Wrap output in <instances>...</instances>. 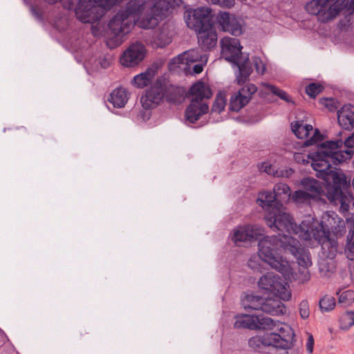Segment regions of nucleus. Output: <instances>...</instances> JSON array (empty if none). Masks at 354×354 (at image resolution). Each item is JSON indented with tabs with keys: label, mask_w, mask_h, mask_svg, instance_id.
<instances>
[{
	"label": "nucleus",
	"mask_w": 354,
	"mask_h": 354,
	"mask_svg": "<svg viewBox=\"0 0 354 354\" xmlns=\"http://www.w3.org/2000/svg\"><path fill=\"white\" fill-rule=\"evenodd\" d=\"M314 347V338L313 335L309 334L307 343H306V351L308 353H312Z\"/></svg>",
	"instance_id": "13d9d810"
},
{
	"label": "nucleus",
	"mask_w": 354,
	"mask_h": 354,
	"mask_svg": "<svg viewBox=\"0 0 354 354\" xmlns=\"http://www.w3.org/2000/svg\"><path fill=\"white\" fill-rule=\"evenodd\" d=\"M342 328L348 329L354 326V311L348 310L341 317Z\"/></svg>",
	"instance_id": "c03bdc74"
},
{
	"label": "nucleus",
	"mask_w": 354,
	"mask_h": 354,
	"mask_svg": "<svg viewBox=\"0 0 354 354\" xmlns=\"http://www.w3.org/2000/svg\"><path fill=\"white\" fill-rule=\"evenodd\" d=\"M306 245H280L282 250H288L296 259L299 265L298 279L301 283L307 282L310 279L308 268L312 266L310 254Z\"/></svg>",
	"instance_id": "0eeeda50"
},
{
	"label": "nucleus",
	"mask_w": 354,
	"mask_h": 354,
	"mask_svg": "<svg viewBox=\"0 0 354 354\" xmlns=\"http://www.w3.org/2000/svg\"><path fill=\"white\" fill-rule=\"evenodd\" d=\"M124 1V0H94V2L99 3L101 7L110 8Z\"/></svg>",
	"instance_id": "864d4df0"
},
{
	"label": "nucleus",
	"mask_w": 354,
	"mask_h": 354,
	"mask_svg": "<svg viewBox=\"0 0 354 354\" xmlns=\"http://www.w3.org/2000/svg\"><path fill=\"white\" fill-rule=\"evenodd\" d=\"M252 62L258 73L263 74L266 71V66L260 57H254L252 58Z\"/></svg>",
	"instance_id": "3c124183"
},
{
	"label": "nucleus",
	"mask_w": 354,
	"mask_h": 354,
	"mask_svg": "<svg viewBox=\"0 0 354 354\" xmlns=\"http://www.w3.org/2000/svg\"><path fill=\"white\" fill-rule=\"evenodd\" d=\"M264 346H273L281 349H290V342L288 339H282L277 333H268L263 335Z\"/></svg>",
	"instance_id": "4be33fe9"
},
{
	"label": "nucleus",
	"mask_w": 354,
	"mask_h": 354,
	"mask_svg": "<svg viewBox=\"0 0 354 354\" xmlns=\"http://www.w3.org/2000/svg\"><path fill=\"white\" fill-rule=\"evenodd\" d=\"M344 246V254L346 257L351 260H354V245H341Z\"/></svg>",
	"instance_id": "6e6d98bb"
},
{
	"label": "nucleus",
	"mask_w": 354,
	"mask_h": 354,
	"mask_svg": "<svg viewBox=\"0 0 354 354\" xmlns=\"http://www.w3.org/2000/svg\"><path fill=\"white\" fill-rule=\"evenodd\" d=\"M171 41V38L169 36L167 31L165 29L160 30L153 38V43L157 48H164Z\"/></svg>",
	"instance_id": "4c0bfd02"
},
{
	"label": "nucleus",
	"mask_w": 354,
	"mask_h": 354,
	"mask_svg": "<svg viewBox=\"0 0 354 354\" xmlns=\"http://www.w3.org/2000/svg\"><path fill=\"white\" fill-rule=\"evenodd\" d=\"M146 52L145 45L140 41H136L123 53L120 57V63L127 67L136 66L144 59Z\"/></svg>",
	"instance_id": "dca6fc26"
},
{
	"label": "nucleus",
	"mask_w": 354,
	"mask_h": 354,
	"mask_svg": "<svg viewBox=\"0 0 354 354\" xmlns=\"http://www.w3.org/2000/svg\"><path fill=\"white\" fill-rule=\"evenodd\" d=\"M257 201L263 208L276 209L281 207L280 203L277 202L274 193L268 191L262 192L259 194Z\"/></svg>",
	"instance_id": "b1692460"
},
{
	"label": "nucleus",
	"mask_w": 354,
	"mask_h": 354,
	"mask_svg": "<svg viewBox=\"0 0 354 354\" xmlns=\"http://www.w3.org/2000/svg\"><path fill=\"white\" fill-rule=\"evenodd\" d=\"M281 299L273 297L263 298L260 296L246 295L243 299L245 309L261 310L271 315H283L286 313V307L281 302Z\"/></svg>",
	"instance_id": "39448f33"
},
{
	"label": "nucleus",
	"mask_w": 354,
	"mask_h": 354,
	"mask_svg": "<svg viewBox=\"0 0 354 354\" xmlns=\"http://www.w3.org/2000/svg\"><path fill=\"white\" fill-rule=\"evenodd\" d=\"M328 8L324 12V20L329 21L334 19L346 7L348 1L346 0H330Z\"/></svg>",
	"instance_id": "5701e85b"
},
{
	"label": "nucleus",
	"mask_w": 354,
	"mask_h": 354,
	"mask_svg": "<svg viewBox=\"0 0 354 354\" xmlns=\"http://www.w3.org/2000/svg\"><path fill=\"white\" fill-rule=\"evenodd\" d=\"M102 8L99 3L95 5L91 0H80L75 8L77 18L82 23H94L103 15Z\"/></svg>",
	"instance_id": "9d476101"
},
{
	"label": "nucleus",
	"mask_w": 354,
	"mask_h": 354,
	"mask_svg": "<svg viewBox=\"0 0 354 354\" xmlns=\"http://www.w3.org/2000/svg\"><path fill=\"white\" fill-rule=\"evenodd\" d=\"M259 320V315H242L236 317L234 324L235 328H248L257 330V322Z\"/></svg>",
	"instance_id": "393cba45"
},
{
	"label": "nucleus",
	"mask_w": 354,
	"mask_h": 354,
	"mask_svg": "<svg viewBox=\"0 0 354 354\" xmlns=\"http://www.w3.org/2000/svg\"><path fill=\"white\" fill-rule=\"evenodd\" d=\"M160 17L150 8L140 18V25L145 29H152L157 26Z\"/></svg>",
	"instance_id": "c756f323"
},
{
	"label": "nucleus",
	"mask_w": 354,
	"mask_h": 354,
	"mask_svg": "<svg viewBox=\"0 0 354 354\" xmlns=\"http://www.w3.org/2000/svg\"><path fill=\"white\" fill-rule=\"evenodd\" d=\"M277 245H258L259 257L266 263H268L272 268L278 272L286 274L288 272L289 264L288 261L283 259L281 250L275 246Z\"/></svg>",
	"instance_id": "6e6552de"
},
{
	"label": "nucleus",
	"mask_w": 354,
	"mask_h": 354,
	"mask_svg": "<svg viewBox=\"0 0 354 354\" xmlns=\"http://www.w3.org/2000/svg\"><path fill=\"white\" fill-rule=\"evenodd\" d=\"M294 173V170L291 168L289 169H278L274 171L273 176L279 178H288Z\"/></svg>",
	"instance_id": "09e8293b"
},
{
	"label": "nucleus",
	"mask_w": 354,
	"mask_h": 354,
	"mask_svg": "<svg viewBox=\"0 0 354 354\" xmlns=\"http://www.w3.org/2000/svg\"><path fill=\"white\" fill-rule=\"evenodd\" d=\"M344 143L347 149L340 150L343 145L342 140L325 141L319 145L317 151L310 153L307 158L311 160V166L319 172V177L333 180V184L328 186L327 196L331 201H340L342 209L346 210L353 200L352 194L346 191L350 186V180H347L344 173L333 171L332 165H337L351 159L354 154V133Z\"/></svg>",
	"instance_id": "f257e3e1"
},
{
	"label": "nucleus",
	"mask_w": 354,
	"mask_h": 354,
	"mask_svg": "<svg viewBox=\"0 0 354 354\" xmlns=\"http://www.w3.org/2000/svg\"><path fill=\"white\" fill-rule=\"evenodd\" d=\"M339 295L338 302L343 306H348L354 301V291L352 290H346L342 292H337Z\"/></svg>",
	"instance_id": "58836bf2"
},
{
	"label": "nucleus",
	"mask_w": 354,
	"mask_h": 354,
	"mask_svg": "<svg viewBox=\"0 0 354 354\" xmlns=\"http://www.w3.org/2000/svg\"><path fill=\"white\" fill-rule=\"evenodd\" d=\"M258 285L260 288L283 301H289L291 299L290 291L286 288L281 278L274 273L268 272L262 276L258 281Z\"/></svg>",
	"instance_id": "1a4fd4ad"
},
{
	"label": "nucleus",
	"mask_w": 354,
	"mask_h": 354,
	"mask_svg": "<svg viewBox=\"0 0 354 354\" xmlns=\"http://www.w3.org/2000/svg\"><path fill=\"white\" fill-rule=\"evenodd\" d=\"M235 64L239 67V74L236 76L237 83L239 85L243 84L252 72L249 59L247 57L243 62H241V59H239V63Z\"/></svg>",
	"instance_id": "c85d7f7f"
},
{
	"label": "nucleus",
	"mask_w": 354,
	"mask_h": 354,
	"mask_svg": "<svg viewBox=\"0 0 354 354\" xmlns=\"http://www.w3.org/2000/svg\"><path fill=\"white\" fill-rule=\"evenodd\" d=\"M134 26V19L122 10L117 12L110 20L109 28L111 32L118 37H122L129 33Z\"/></svg>",
	"instance_id": "f3484780"
},
{
	"label": "nucleus",
	"mask_w": 354,
	"mask_h": 354,
	"mask_svg": "<svg viewBox=\"0 0 354 354\" xmlns=\"http://www.w3.org/2000/svg\"><path fill=\"white\" fill-rule=\"evenodd\" d=\"M346 243H354V225L351 228L347 235Z\"/></svg>",
	"instance_id": "bf43d9fd"
},
{
	"label": "nucleus",
	"mask_w": 354,
	"mask_h": 354,
	"mask_svg": "<svg viewBox=\"0 0 354 354\" xmlns=\"http://www.w3.org/2000/svg\"><path fill=\"white\" fill-rule=\"evenodd\" d=\"M323 90L324 86L319 83H311L306 87V93L311 98H315Z\"/></svg>",
	"instance_id": "a18cd8bd"
},
{
	"label": "nucleus",
	"mask_w": 354,
	"mask_h": 354,
	"mask_svg": "<svg viewBox=\"0 0 354 354\" xmlns=\"http://www.w3.org/2000/svg\"><path fill=\"white\" fill-rule=\"evenodd\" d=\"M338 224L337 226H335L333 227V226H330V228L333 230V232H330V227L328 225H331V223L330 221V219H328V224L324 223L323 221L319 222V223H322L323 225L326 228L327 231L330 233V235H331V237L333 238V240L326 241L324 243H335L336 240L337 239L339 236H342V234L345 232V226L343 221H340L339 218H337Z\"/></svg>",
	"instance_id": "473e14b6"
},
{
	"label": "nucleus",
	"mask_w": 354,
	"mask_h": 354,
	"mask_svg": "<svg viewBox=\"0 0 354 354\" xmlns=\"http://www.w3.org/2000/svg\"><path fill=\"white\" fill-rule=\"evenodd\" d=\"M248 345L254 349L260 348L261 346H264L263 335L262 337L255 336L250 338Z\"/></svg>",
	"instance_id": "de8ad7c7"
},
{
	"label": "nucleus",
	"mask_w": 354,
	"mask_h": 354,
	"mask_svg": "<svg viewBox=\"0 0 354 354\" xmlns=\"http://www.w3.org/2000/svg\"><path fill=\"white\" fill-rule=\"evenodd\" d=\"M171 8V0H155L153 6L151 7L152 11L160 18L165 17Z\"/></svg>",
	"instance_id": "c9c22d12"
},
{
	"label": "nucleus",
	"mask_w": 354,
	"mask_h": 354,
	"mask_svg": "<svg viewBox=\"0 0 354 354\" xmlns=\"http://www.w3.org/2000/svg\"><path fill=\"white\" fill-rule=\"evenodd\" d=\"M291 129L295 135L299 139L306 138L313 133L309 139L304 141V145L305 147L315 145L322 140V136L317 129L314 130L311 124H304L302 120L292 122Z\"/></svg>",
	"instance_id": "2eb2a0df"
},
{
	"label": "nucleus",
	"mask_w": 354,
	"mask_h": 354,
	"mask_svg": "<svg viewBox=\"0 0 354 354\" xmlns=\"http://www.w3.org/2000/svg\"><path fill=\"white\" fill-rule=\"evenodd\" d=\"M203 66L201 64H195L193 67V71L195 74H199L203 71Z\"/></svg>",
	"instance_id": "680f3d73"
},
{
	"label": "nucleus",
	"mask_w": 354,
	"mask_h": 354,
	"mask_svg": "<svg viewBox=\"0 0 354 354\" xmlns=\"http://www.w3.org/2000/svg\"><path fill=\"white\" fill-rule=\"evenodd\" d=\"M292 198L297 203L310 202L313 200L312 196L304 189L303 190L295 191L292 195Z\"/></svg>",
	"instance_id": "49530a36"
},
{
	"label": "nucleus",
	"mask_w": 354,
	"mask_h": 354,
	"mask_svg": "<svg viewBox=\"0 0 354 354\" xmlns=\"http://www.w3.org/2000/svg\"><path fill=\"white\" fill-rule=\"evenodd\" d=\"M273 193L277 198V202L282 203L288 201L290 196V189L288 185L282 183H277L273 189Z\"/></svg>",
	"instance_id": "2f4dec72"
},
{
	"label": "nucleus",
	"mask_w": 354,
	"mask_h": 354,
	"mask_svg": "<svg viewBox=\"0 0 354 354\" xmlns=\"http://www.w3.org/2000/svg\"><path fill=\"white\" fill-rule=\"evenodd\" d=\"M221 47L222 55L227 61L233 64L239 63L242 46L238 39L225 37L221 40Z\"/></svg>",
	"instance_id": "6ab92c4d"
},
{
	"label": "nucleus",
	"mask_w": 354,
	"mask_h": 354,
	"mask_svg": "<svg viewBox=\"0 0 354 354\" xmlns=\"http://www.w3.org/2000/svg\"><path fill=\"white\" fill-rule=\"evenodd\" d=\"M202 59L203 55L197 49H191L185 51L176 58L179 63H185L186 64L202 60Z\"/></svg>",
	"instance_id": "f704fd0d"
},
{
	"label": "nucleus",
	"mask_w": 354,
	"mask_h": 354,
	"mask_svg": "<svg viewBox=\"0 0 354 354\" xmlns=\"http://www.w3.org/2000/svg\"><path fill=\"white\" fill-rule=\"evenodd\" d=\"M128 93L124 88H117L109 95V101L114 107L124 106L128 100Z\"/></svg>",
	"instance_id": "bb28decb"
},
{
	"label": "nucleus",
	"mask_w": 354,
	"mask_h": 354,
	"mask_svg": "<svg viewBox=\"0 0 354 354\" xmlns=\"http://www.w3.org/2000/svg\"><path fill=\"white\" fill-rule=\"evenodd\" d=\"M339 124L344 129L354 128V106L345 104L337 112Z\"/></svg>",
	"instance_id": "412c9836"
},
{
	"label": "nucleus",
	"mask_w": 354,
	"mask_h": 354,
	"mask_svg": "<svg viewBox=\"0 0 354 354\" xmlns=\"http://www.w3.org/2000/svg\"><path fill=\"white\" fill-rule=\"evenodd\" d=\"M336 302L333 297L329 295L324 296L319 301V306L322 313L329 312L335 306Z\"/></svg>",
	"instance_id": "ea45409f"
},
{
	"label": "nucleus",
	"mask_w": 354,
	"mask_h": 354,
	"mask_svg": "<svg viewBox=\"0 0 354 354\" xmlns=\"http://www.w3.org/2000/svg\"><path fill=\"white\" fill-rule=\"evenodd\" d=\"M260 171L265 172L269 175L273 176L274 167L268 162L261 163L259 167Z\"/></svg>",
	"instance_id": "5fc2aeb1"
},
{
	"label": "nucleus",
	"mask_w": 354,
	"mask_h": 354,
	"mask_svg": "<svg viewBox=\"0 0 354 354\" xmlns=\"http://www.w3.org/2000/svg\"><path fill=\"white\" fill-rule=\"evenodd\" d=\"M299 314L301 318L306 319L309 316V305L306 300H302L299 304Z\"/></svg>",
	"instance_id": "603ef678"
},
{
	"label": "nucleus",
	"mask_w": 354,
	"mask_h": 354,
	"mask_svg": "<svg viewBox=\"0 0 354 354\" xmlns=\"http://www.w3.org/2000/svg\"><path fill=\"white\" fill-rule=\"evenodd\" d=\"M266 87L274 95L278 96L280 99L290 103H294L289 95L283 90L279 89L277 86L272 84H266Z\"/></svg>",
	"instance_id": "37998d69"
},
{
	"label": "nucleus",
	"mask_w": 354,
	"mask_h": 354,
	"mask_svg": "<svg viewBox=\"0 0 354 354\" xmlns=\"http://www.w3.org/2000/svg\"><path fill=\"white\" fill-rule=\"evenodd\" d=\"M164 78H157L146 91L145 95L141 97L140 102L145 109H154L162 102L164 97Z\"/></svg>",
	"instance_id": "ddd939ff"
},
{
	"label": "nucleus",
	"mask_w": 354,
	"mask_h": 354,
	"mask_svg": "<svg viewBox=\"0 0 354 354\" xmlns=\"http://www.w3.org/2000/svg\"><path fill=\"white\" fill-rule=\"evenodd\" d=\"M226 105V98L223 93H219L217 94L214 102L212 107V112L220 113H221Z\"/></svg>",
	"instance_id": "79ce46f5"
},
{
	"label": "nucleus",
	"mask_w": 354,
	"mask_h": 354,
	"mask_svg": "<svg viewBox=\"0 0 354 354\" xmlns=\"http://www.w3.org/2000/svg\"><path fill=\"white\" fill-rule=\"evenodd\" d=\"M277 324V322L270 317L259 316L257 330H272Z\"/></svg>",
	"instance_id": "a19ab883"
},
{
	"label": "nucleus",
	"mask_w": 354,
	"mask_h": 354,
	"mask_svg": "<svg viewBox=\"0 0 354 354\" xmlns=\"http://www.w3.org/2000/svg\"><path fill=\"white\" fill-rule=\"evenodd\" d=\"M208 3L216 4L223 8H230L234 5L235 0H205Z\"/></svg>",
	"instance_id": "8fccbe9b"
},
{
	"label": "nucleus",
	"mask_w": 354,
	"mask_h": 354,
	"mask_svg": "<svg viewBox=\"0 0 354 354\" xmlns=\"http://www.w3.org/2000/svg\"><path fill=\"white\" fill-rule=\"evenodd\" d=\"M294 160L301 164H306L308 162V160L306 159V155L302 153H295L294 156Z\"/></svg>",
	"instance_id": "4d7b16f0"
},
{
	"label": "nucleus",
	"mask_w": 354,
	"mask_h": 354,
	"mask_svg": "<svg viewBox=\"0 0 354 354\" xmlns=\"http://www.w3.org/2000/svg\"><path fill=\"white\" fill-rule=\"evenodd\" d=\"M111 41L107 43V45L110 46Z\"/></svg>",
	"instance_id": "69168bd1"
},
{
	"label": "nucleus",
	"mask_w": 354,
	"mask_h": 354,
	"mask_svg": "<svg viewBox=\"0 0 354 354\" xmlns=\"http://www.w3.org/2000/svg\"><path fill=\"white\" fill-rule=\"evenodd\" d=\"M164 78H157L146 91L145 95L141 97L140 102L145 109H154L162 102L164 97Z\"/></svg>",
	"instance_id": "f8f14e48"
},
{
	"label": "nucleus",
	"mask_w": 354,
	"mask_h": 354,
	"mask_svg": "<svg viewBox=\"0 0 354 354\" xmlns=\"http://www.w3.org/2000/svg\"><path fill=\"white\" fill-rule=\"evenodd\" d=\"M257 90L253 84H248L242 87L237 93L232 95L230 100V109L239 111L250 102L252 95Z\"/></svg>",
	"instance_id": "aec40b11"
},
{
	"label": "nucleus",
	"mask_w": 354,
	"mask_h": 354,
	"mask_svg": "<svg viewBox=\"0 0 354 354\" xmlns=\"http://www.w3.org/2000/svg\"><path fill=\"white\" fill-rule=\"evenodd\" d=\"M317 171L316 176L318 178H322L326 182V185L325 187L326 190L324 191L323 189L322 186L321 185L320 183L318 180L313 179V178H304L301 180V185L302 188L308 192V194L312 196L313 201L320 200L322 196L324 195V193L326 192L325 193L326 196L328 198V199L331 203H333L335 204H339L341 205L340 201H339L337 200V201H331L327 196L328 186L329 185L333 184V180L330 179L328 180H326L324 179V178H322V177H319L317 176L319 172L317 171ZM351 203H353V205H354V200L353 199L349 202L348 205H350ZM348 209H349V206L348 207V209L346 210H344L340 207V211L343 213L348 212Z\"/></svg>",
	"instance_id": "9b49d317"
},
{
	"label": "nucleus",
	"mask_w": 354,
	"mask_h": 354,
	"mask_svg": "<svg viewBox=\"0 0 354 354\" xmlns=\"http://www.w3.org/2000/svg\"><path fill=\"white\" fill-rule=\"evenodd\" d=\"M145 9L146 4L143 0H131L128 2L126 8L122 11L133 19L135 16L140 15Z\"/></svg>",
	"instance_id": "cd10ccee"
},
{
	"label": "nucleus",
	"mask_w": 354,
	"mask_h": 354,
	"mask_svg": "<svg viewBox=\"0 0 354 354\" xmlns=\"http://www.w3.org/2000/svg\"><path fill=\"white\" fill-rule=\"evenodd\" d=\"M155 73L154 70L147 69L145 72L136 75L133 77V83L138 88H144L151 82Z\"/></svg>",
	"instance_id": "72a5a7b5"
},
{
	"label": "nucleus",
	"mask_w": 354,
	"mask_h": 354,
	"mask_svg": "<svg viewBox=\"0 0 354 354\" xmlns=\"http://www.w3.org/2000/svg\"><path fill=\"white\" fill-rule=\"evenodd\" d=\"M189 93L192 98L185 110V118L187 122L194 124L208 112L209 106L203 100L209 99L212 96V91L208 84L198 81L191 86Z\"/></svg>",
	"instance_id": "20e7f679"
},
{
	"label": "nucleus",
	"mask_w": 354,
	"mask_h": 354,
	"mask_svg": "<svg viewBox=\"0 0 354 354\" xmlns=\"http://www.w3.org/2000/svg\"><path fill=\"white\" fill-rule=\"evenodd\" d=\"M351 6L354 9V0H351Z\"/></svg>",
	"instance_id": "0e129e2a"
},
{
	"label": "nucleus",
	"mask_w": 354,
	"mask_h": 354,
	"mask_svg": "<svg viewBox=\"0 0 354 354\" xmlns=\"http://www.w3.org/2000/svg\"><path fill=\"white\" fill-rule=\"evenodd\" d=\"M272 237L266 235L264 228L247 224L234 228L231 239L234 243L258 241L259 243H275Z\"/></svg>",
	"instance_id": "423d86ee"
},
{
	"label": "nucleus",
	"mask_w": 354,
	"mask_h": 354,
	"mask_svg": "<svg viewBox=\"0 0 354 354\" xmlns=\"http://www.w3.org/2000/svg\"><path fill=\"white\" fill-rule=\"evenodd\" d=\"M187 24L197 32L198 44L203 50H210L215 46L217 34L212 23L210 9L202 7L194 10Z\"/></svg>",
	"instance_id": "7ed1b4c3"
},
{
	"label": "nucleus",
	"mask_w": 354,
	"mask_h": 354,
	"mask_svg": "<svg viewBox=\"0 0 354 354\" xmlns=\"http://www.w3.org/2000/svg\"><path fill=\"white\" fill-rule=\"evenodd\" d=\"M280 208L278 207L268 212L264 219L268 227L273 230L281 232L285 239L287 235L283 233L286 232L290 235H296L301 240L306 241L314 239L318 243H324L326 241L333 240L326 228L322 223H319L314 217L310 215L305 216L301 223L297 225L292 222V218L290 214L282 212ZM279 241L280 243H290L289 241H282L281 238Z\"/></svg>",
	"instance_id": "f03ea898"
},
{
	"label": "nucleus",
	"mask_w": 354,
	"mask_h": 354,
	"mask_svg": "<svg viewBox=\"0 0 354 354\" xmlns=\"http://www.w3.org/2000/svg\"><path fill=\"white\" fill-rule=\"evenodd\" d=\"M280 326H277V333L279 335H280L282 339H288L290 342V346L292 347L294 345L295 340V332L294 330L287 324H280Z\"/></svg>",
	"instance_id": "e433bc0d"
},
{
	"label": "nucleus",
	"mask_w": 354,
	"mask_h": 354,
	"mask_svg": "<svg viewBox=\"0 0 354 354\" xmlns=\"http://www.w3.org/2000/svg\"><path fill=\"white\" fill-rule=\"evenodd\" d=\"M330 0H311L306 5V11L310 15H321L324 20V12Z\"/></svg>",
	"instance_id": "a878e982"
},
{
	"label": "nucleus",
	"mask_w": 354,
	"mask_h": 354,
	"mask_svg": "<svg viewBox=\"0 0 354 354\" xmlns=\"http://www.w3.org/2000/svg\"><path fill=\"white\" fill-rule=\"evenodd\" d=\"M248 264V266L250 268H251L252 269H253V270L257 268V266L256 264V262L252 258L249 260Z\"/></svg>",
	"instance_id": "e2e57ef3"
},
{
	"label": "nucleus",
	"mask_w": 354,
	"mask_h": 354,
	"mask_svg": "<svg viewBox=\"0 0 354 354\" xmlns=\"http://www.w3.org/2000/svg\"><path fill=\"white\" fill-rule=\"evenodd\" d=\"M319 102L321 104H324L327 107L332 106V102H333L332 99H328V98L320 99Z\"/></svg>",
	"instance_id": "052dcab7"
},
{
	"label": "nucleus",
	"mask_w": 354,
	"mask_h": 354,
	"mask_svg": "<svg viewBox=\"0 0 354 354\" xmlns=\"http://www.w3.org/2000/svg\"><path fill=\"white\" fill-rule=\"evenodd\" d=\"M321 250L318 252L319 272L326 275L333 272L335 268L334 259L335 258L339 245H320Z\"/></svg>",
	"instance_id": "4468645a"
},
{
	"label": "nucleus",
	"mask_w": 354,
	"mask_h": 354,
	"mask_svg": "<svg viewBox=\"0 0 354 354\" xmlns=\"http://www.w3.org/2000/svg\"><path fill=\"white\" fill-rule=\"evenodd\" d=\"M216 21L219 29L224 32H227L234 36H239L243 33L242 24L230 12H219L216 16Z\"/></svg>",
	"instance_id": "a211bd4d"
},
{
	"label": "nucleus",
	"mask_w": 354,
	"mask_h": 354,
	"mask_svg": "<svg viewBox=\"0 0 354 354\" xmlns=\"http://www.w3.org/2000/svg\"><path fill=\"white\" fill-rule=\"evenodd\" d=\"M164 97L170 102H176L180 100L182 97V91L180 88L169 84V82L164 78Z\"/></svg>",
	"instance_id": "7c9ffc66"
}]
</instances>
